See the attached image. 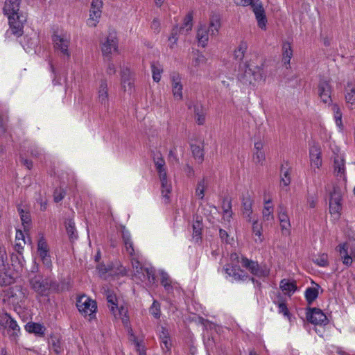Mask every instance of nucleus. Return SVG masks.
Instances as JSON below:
<instances>
[{"label": "nucleus", "instance_id": "obj_42", "mask_svg": "<svg viewBox=\"0 0 355 355\" xmlns=\"http://www.w3.org/2000/svg\"><path fill=\"white\" fill-rule=\"evenodd\" d=\"M252 232L254 235L257 236V238L255 239V241L261 243L263 241L262 225L261 223H259L257 220L252 223Z\"/></svg>", "mask_w": 355, "mask_h": 355}, {"label": "nucleus", "instance_id": "obj_52", "mask_svg": "<svg viewBox=\"0 0 355 355\" xmlns=\"http://www.w3.org/2000/svg\"><path fill=\"white\" fill-rule=\"evenodd\" d=\"M150 312L155 318H159L160 317V305L159 302L155 300L153 302L150 308Z\"/></svg>", "mask_w": 355, "mask_h": 355}, {"label": "nucleus", "instance_id": "obj_8", "mask_svg": "<svg viewBox=\"0 0 355 355\" xmlns=\"http://www.w3.org/2000/svg\"><path fill=\"white\" fill-rule=\"evenodd\" d=\"M101 48L103 55L106 57H109L117 51L118 41L114 31H110L105 38L101 40Z\"/></svg>", "mask_w": 355, "mask_h": 355}, {"label": "nucleus", "instance_id": "obj_37", "mask_svg": "<svg viewBox=\"0 0 355 355\" xmlns=\"http://www.w3.org/2000/svg\"><path fill=\"white\" fill-rule=\"evenodd\" d=\"M191 149L194 158L198 160V162H202L204 159V152L202 147L200 145L191 144Z\"/></svg>", "mask_w": 355, "mask_h": 355}, {"label": "nucleus", "instance_id": "obj_62", "mask_svg": "<svg viewBox=\"0 0 355 355\" xmlns=\"http://www.w3.org/2000/svg\"><path fill=\"white\" fill-rule=\"evenodd\" d=\"M106 71L108 75L114 74L116 73V68L114 64L112 62H109Z\"/></svg>", "mask_w": 355, "mask_h": 355}, {"label": "nucleus", "instance_id": "obj_31", "mask_svg": "<svg viewBox=\"0 0 355 355\" xmlns=\"http://www.w3.org/2000/svg\"><path fill=\"white\" fill-rule=\"evenodd\" d=\"M225 272L235 280H244L246 277L243 270L234 267L226 268Z\"/></svg>", "mask_w": 355, "mask_h": 355}, {"label": "nucleus", "instance_id": "obj_15", "mask_svg": "<svg viewBox=\"0 0 355 355\" xmlns=\"http://www.w3.org/2000/svg\"><path fill=\"white\" fill-rule=\"evenodd\" d=\"M241 265L243 267L248 269L252 274L257 277H266L269 273L267 269L259 268L257 262L249 260L247 258H242Z\"/></svg>", "mask_w": 355, "mask_h": 355}, {"label": "nucleus", "instance_id": "obj_22", "mask_svg": "<svg viewBox=\"0 0 355 355\" xmlns=\"http://www.w3.org/2000/svg\"><path fill=\"white\" fill-rule=\"evenodd\" d=\"M349 245L347 243H341L338 246V250L343 259V263L346 266L352 264L351 252H349Z\"/></svg>", "mask_w": 355, "mask_h": 355}, {"label": "nucleus", "instance_id": "obj_18", "mask_svg": "<svg viewBox=\"0 0 355 355\" xmlns=\"http://www.w3.org/2000/svg\"><path fill=\"white\" fill-rule=\"evenodd\" d=\"M307 320L312 324H322L327 322V318L322 311L317 308L311 309L306 315Z\"/></svg>", "mask_w": 355, "mask_h": 355}, {"label": "nucleus", "instance_id": "obj_50", "mask_svg": "<svg viewBox=\"0 0 355 355\" xmlns=\"http://www.w3.org/2000/svg\"><path fill=\"white\" fill-rule=\"evenodd\" d=\"M18 211H19L23 225H24V226L28 225L31 222L30 214L28 212L24 211L22 209H20V208L18 209Z\"/></svg>", "mask_w": 355, "mask_h": 355}, {"label": "nucleus", "instance_id": "obj_40", "mask_svg": "<svg viewBox=\"0 0 355 355\" xmlns=\"http://www.w3.org/2000/svg\"><path fill=\"white\" fill-rule=\"evenodd\" d=\"M106 298L107 302L109 304L110 311L112 313L114 317H116V314L115 313V309L117 307L116 305V295L113 293H111L110 291H107L106 294Z\"/></svg>", "mask_w": 355, "mask_h": 355}, {"label": "nucleus", "instance_id": "obj_14", "mask_svg": "<svg viewBox=\"0 0 355 355\" xmlns=\"http://www.w3.org/2000/svg\"><path fill=\"white\" fill-rule=\"evenodd\" d=\"M241 265L243 267L248 269L252 274L257 277H266L269 273L267 269L259 268L257 262L249 260L247 258H242Z\"/></svg>", "mask_w": 355, "mask_h": 355}, {"label": "nucleus", "instance_id": "obj_3", "mask_svg": "<svg viewBox=\"0 0 355 355\" xmlns=\"http://www.w3.org/2000/svg\"><path fill=\"white\" fill-rule=\"evenodd\" d=\"M263 72L261 66L244 64L240 67L238 78L245 85L254 84L263 79Z\"/></svg>", "mask_w": 355, "mask_h": 355}, {"label": "nucleus", "instance_id": "obj_59", "mask_svg": "<svg viewBox=\"0 0 355 355\" xmlns=\"http://www.w3.org/2000/svg\"><path fill=\"white\" fill-rule=\"evenodd\" d=\"M171 347L170 338L162 340V347L164 350L169 351Z\"/></svg>", "mask_w": 355, "mask_h": 355}, {"label": "nucleus", "instance_id": "obj_63", "mask_svg": "<svg viewBox=\"0 0 355 355\" xmlns=\"http://www.w3.org/2000/svg\"><path fill=\"white\" fill-rule=\"evenodd\" d=\"M161 329H162V331L160 332V336H159L161 340H164V339L170 338L169 333H168V330L163 327H162Z\"/></svg>", "mask_w": 355, "mask_h": 355}, {"label": "nucleus", "instance_id": "obj_11", "mask_svg": "<svg viewBox=\"0 0 355 355\" xmlns=\"http://www.w3.org/2000/svg\"><path fill=\"white\" fill-rule=\"evenodd\" d=\"M170 81L174 98L177 101H181L183 98V85L180 75L178 73L173 72L170 75Z\"/></svg>", "mask_w": 355, "mask_h": 355}, {"label": "nucleus", "instance_id": "obj_4", "mask_svg": "<svg viewBox=\"0 0 355 355\" xmlns=\"http://www.w3.org/2000/svg\"><path fill=\"white\" fill-rule=\"evenodd\" d=\"M31 288L40 296H47L51 291H56L58 284L40 275H35L29 279Z\"/></svg>", "mask_w": 355, "mask_h": 355}, {"label": "nucleus", "instance_id": "obj_48", "mask_svg": "<svg viewBox=\"0 0 355 355\" xmlns=\"http://www.w3.org/2000/svg\"><path fill=\"white\" fill-rule=\"evenodd\" d=\"M333 110L334 112V118L336 123L337 126L339 127L340 129H342L343 125L342 123V113L340 112V110L337 105H334Z\"/></svg>", "mask_w": 355, "mask_h": 355}, {"label": "nucleus", "instance_id": "obj_9", "mask_svg": "<svg viewBox=\"0 0 355 355\" xmlns=\"http://www.w3.org/2000/svg\"><path fill=\"white\" fill-rule=\"evenodd\" d=\"M342 198L341 190L338 187H334L330 196L329 211L335 218H338L340 215Z\"/></svg>", "mask_w": 355, "mask_h": 355}, {"label": "nucleus", "instance_id": "obj_29", "mask_svg": "<svg viewBox=\"0 0 355 355\" xmlns=\"http://www.w3.org/2000/svg\"><path fill=\"white\" fill-rule=\"evenodd\" d=\"M115 313L116 314V317L115 318L121 319L123 324L127 327L130 322L129 316L128 315V308L125 306H121L119 308L116 307L115 309Z\"/></svg>", "mask_w": 355, "mask_h": 355}, {"label": "nucleus", "instance_id": "obj_26", "mask_svg": "<svg viewBox=\"0 0 355 355\" xmlns=\"http://www.w3.org/2000/svg\"><path fill=\"white\" fill-rule=\"evenodd\" d=\"M25 329L28 332L34 334L38 336H44L46 330L44 326L35 322H28L25 325Z\"/></svg>", "mask_w": 355, "mask_h": 355}, {"label": "nucleus", "instance_id": "obj_2", "mask_svg": "<svg viewBox=\"0 0 355 355\" xmlns=\"http://www.w3.org/2000/svg\"><path fill=\"white\" fill-rule=\"evenodd\" d=\"M220 19L217 15L211 16L208 25L201 24L197 30L196 38L202 47L207 45L209 36L216 37L220 28Z\"/></svg>", "mask_w": 355, "mask_h": 355}, {"label": "nucleus", "instance_id": "obj_6", "mask_svg": "<svg viewBox=\"0 0 355 355\" xmlns=\"http://www.w3.org/2000/svg\"><path fill=\"white\" fill-rule=\"evenodd\" d=\"M76 306L83 315L89 316V320L93 318L97 309L96 302L86 295H82L78 298Z\"/></svg>", "mask_w": 355, "mask_h": 355}, {"label": "nucleus", "instance_id": "obj_32", "mask_svg": "<svg viewBox=\"0 0 355 355\" xmlns=\"http://www.w3.org/2000/svg\"><path fill=\"white\" fill-rule=\"evenodd\" d=\"M107 85L105 80H101L98 88V100L101 103H105L108 99Z\"/></svg>", "mask_w": 355, "mask_h": 355}, {"label": "nucleus", "instance_id": "obj_45", "mask_svg": "<svg viewBox=\"0 0 355 355\" xmlns=\"http://www.w3.org/2000/svg\"><path fill=\"white\" fill-rule=\"evenodd\" d=\"M152 73H153V78L154 81L158 83L161 79V74L163 71V69L161 66L156 63H153L151 64Z\"/></svg>", "mask_w": 355, "mask_h": 355}, {"label": "nucleus", "instance_id": "obj_10", "mask_svg": "<svg viewBox=\"0 0 355 355\" xmlns=\"http://www.w3.org/2000/svg\"><path fill=\"white\" fill-rule=\"evenodd\" d=\"M102 6V0H92L89 11V17L87 20V24L89 26L95 27L98 23L99 19L101 16Z\"/></svg>", "mask_w": 355, "mask_h": 355}, {"label": "nucleus", "instance_id": "obj_57", "mask_svg": "<svg viewBox=\"0 0 355 355\" xmlns=\"http://www.w3.org/2000/svg\"><path fill=\"white\" fill-rule=\"evenodd\" d=\"M132 268L135 269V272L138 274L143 272V270H144V268L141 265L140 262L136 259H132Z\"/></svg>", "mask_w": 355, "mask_h": 355}, {"label": "nucleus", "instance_id": "obj_41", "mask_svg": "<svg viewBox=\"0 0 355 355\" xmlns=\"http://www.w3.org/2000/svg\"><path fill=\"white\" fill-rule=\"evenodd\" d=\"M159 275L161 278V284L165 288V289L168 292H171L172 291L171 286V280L168 276V275L163 270L159 272Z\"/></svg>", "mask_w": 355, "mask_h": 355}, {"label": "nucleus", "instance_id": "obj_46", "mask_svg": "<svg viewBox=\"0 0 355 355\" xmlns=\"http://www.w3.org/2000/svg\"><path fill=\"white\" fill-rule=\"evenodd\" d=\"M206 187L207 185L204 179L198 182L196 188V195L198 198L203 199Z\"/></svg>", "mask_w": 355, "mask_h": 355}, {"label": "nucleus", "instance_id": "obj_7", "mask_svg": "<svg viewBox=\"0 0 355 355\" xmlns=\"http://www.w3.org/2000/svg\"><path fill=\"white\" fill-rule=\"evenodd\" d=\"M239 4L243 6L251 5L256 16L259 27L261 29L266 28L267 19L264 9L261 3L259 2V0H241Z\"/></svg>", "mask_w": 355, "mask_h": 355}, {"label": "nucleus", "instance_id": "obj_30", "mask_svg": "<svg viewBox=\"0 0 355 355\" xmlns=\"http://www.w3.org/2000/svg\"><path fill=\"white\" fill-rule=\"evenodd\" d=\"M279 286L285 294L289 295L293 293L297 289V286L295 282H291L285 279L280 282Z\"/></svg>", "mask_w": 355, "mask_h": 355}, {"label": "nucleus", "instance_id": "obj_17", "mask_svg": "<svg viewBox=\"0 0 355 355\" xmlns=\"http://www.w3.org/2000/svg\"><path fill=\"white\" fill-rule=\"evenodd\" d=\"M161 183V193L162 197L165 200V202L168 203L170 200V194L172 191V184L170 180L167 179V174L162 173L159 174Z\"/></svg>", "mask_w": 355, "mask_h": 355}, {"label": "nucleus", "instance_id": "obj_43", "mask_svg": "<svg viewBox=\"0 0 355 355\" xmlns=\"http://www.w3.org/2000/svg\"><path fill=\"white\" fill-rule=\"evenodd\" d=\"M222 208L224 213V218H226L227 220H230L232 216V203L231 200L228 198H225L223 202Z\"/></svg>", "mask_w": 355, "mask_h": 355}, {"label": "nucleus", "instance_id": "obj_61", "mask_svg": "<svg viewBox=\"0 0 355 355\" xmlns=\"http://www.w3.org/2000/svg\"><path fill=\"white\" fill-rule=\"evenodd\" d=\"M124 244H125V250H126L127 252L130 255H133V254H134V248H133V246H132V241H130L124 242Z\"/></svg>", "mask_w": 355, "mask_h": 355}, {"label": "nucleus", "instance_id": "obj_35", "mask_svg": "<svg viewBox=\"0 0 355 355\" xmlns=\"http://www.w3.org/2000/svg\"><path fill=\"white\" fill-rule=\"evenodd\" d=\"M154 163L159 174L166 173L164 168L165 162L160 153H157L153 157Z\"/></svg>", "mask_w": 355, "mask_h": 355}, {"label": "nucleus", "instance_id": "obj_13", "mask_svg": "<svg viewBox=\"0 0 355 355\" xmlns=\"http://www.w3.org/2000/svg\"><path fill=\"white\" fill-rule=\"evenodd\" d=\"M193 15L191 13H188L184 19V23L182 26L178 28V27L174 28L172 30L171 35L169 37L168 40L171 41L173 44L176 43L178 40L177 34L178 32L180 33H185L190 31L193 26Z\"/></svg>", "mask_w": 355, "mask_h": 355}, {"label": "nucleus", "instance_id": "obj_54", "mask_svg": "<svg viewBox=\"0 0 355 355\" xmlns=\"http://www.w3.org/2000/svg\"><path fill=\"white\" fill-rule=\"evenodd\" d=\"M49 251L48 245L43 236H42L37 243V252L40 253L42 252H47Z\"/></svg>", "mask_w": 355, "mask_h": 355}, {"label": "nucleus", "instance_id": "obj_25", "mask_svg": "<svg viewBox=\"0 0 355 355\" xmlns=\"http://www.w3.org/2000/svg\"><path fill=\"white\" fill-rule=\"evenodd\" d=\"M280 182L284 186H288L291 183V168L287 162L282 164L280 172Z\"/></svg>", "mask_w": 355, "mask_h": 355}, {"label": "nucleus", "instance_id": "obj_49", "mask_svg": "<svg viewBox=\"0 0 355 355\" xmlns=\"http://www.w3.org/2000/svg\"><path fill=\"white\" fill-rule=\"evenodd\" d=\"M141 273L144 277H146L150 284H154L155 282V277L152 268H145Z\"/></svg>", "mask_w": 355, "mask_h": 355}, {"label": "nucleus", "instance_id": "obj_19", "mask_svg": "<svg viewBox=\"0 0 355 355\" xmlns=\"http://www.w3.org/2000/svg\"><path fill=\"white\" fill-rule=\"evenodd\" d=\"M345 100L349 109L355 108V85L352 82L347 83L345 86Z\"/></svg>", "mask_w": 355, "mask_h": 355}, {"label": "nucleus", "instance_id": "obj_34", "mask_svg": "<svg viewBox=\"0 0 355 355\" xmlns=\"http://www.w3.org/2000/svg\"><path fill=\"white\" fill-rule=\"evenodd\" d=\"M193 112L197 123L202 125L205 121V115L202 107L200 105H193Z\"/></svg>", "mask_w": 355, "mask_h": 355}, {"label": "nucleus", "instance_id": "obj_1", "mask_svg": "<svg viewBox=\"0 0 355 355\" xmlns=\"http://www.w3.org/2000/svg\"><path fill=\"white\" fill-rule=\"evenodd\" d=\"M21 0H6L3 10L8 17L9 25L13 34L22 35L23 23L26 20L25 17L21 15L19 6Z\"/></svg>", "mask_w": 355, "mask_h": 355}, {"label": "nucleus", "instance_id": "obj_33", "mask_svg": "<svg viewBox=\"0 0 355 355\" xmlns=\"http://www.w3.org/2000/svg\"><path fill=\"white\" fill-rule=\"evenodd\" d=\"M317 287L308 288L305 291V297L310 304H311L318 296V284H316Z\"/></svg>", "mask_w": 355, "mask_h": 355}, {"label": "nucleus", "instance_id": "obj_39", "mask_svg": "<svg viewBox=\"0 0 355 355\" xmlns=\"http://www.w3.org/2000/svg\"><path fill=\"white\" fill-rule=\"evenodd\" d=\"M283 62L285 64H289L293 56V51L289 43H284L283 45Z\"/></svg>", "mask_w": 355, "mask_h": 355}, {"label": "nucleus", "instance_id": "obj_24", "mask_svg": "<svg viewBox=\"0 0 355 355\" xmlns=\"http://www.w3.org/2000/svg\"><path fill=\"white\" fill-rule=\"evenodd\" d=\"M252 204L253 200L250 198V195L247 194L243 196L242 201L243 214L245 217L248 218V220H251V216L252 214Z\"/></svg>", "mask_w": 355, "mask_h": 355}, {"label": "nucleus", "instance_id": "obj_20", "mask_svg": "<svg viewBox=\"0 0 355 355\" xmlns=\"http://www.w3.org/2000/svg\"><path fill=\"white\" fill-rule=\"evenodd\" d=\"M311 164L316 168H319L322 164L321 149L318 144H313L309 150Z\"/></svg>", "mask_w": 355, "mask_h": 355}, {"label": "nucleus", "instance_id": "obj_12", "mask_svg": "<svg viewBox=\"0 0 355 355\" xmlns=\"http://www.w3.org/2000/svg\"><path fill=\"white\" fill-rule=\"evenodd\" d=\"M0 326L3 327L8 331H11L12 333L10 336L15 338L18 336L20 331L17 322L8 313H3L0 315Z\"/></svg>", "mask_w": 355, "mask_h": 355}, {"label": "nucleus", "instance_id": "obj_51", "mask_svg": "<svg viewBox=\"0 0 355 355\" xmlns=\"http://www.w3.org/2000/svg\"><path fill=\"white\" fill-rule=\"evenodd\" d=\"M314 262L322 267H325L328 265V256L327 254H322L315 258Z\"/></svg>", "mask_w": 355, "mask_h": 355}, {"label": "nucleus", "instance_id": "obj_28", "mask_svg": "<svg viewBox=\"0 0 355 355\" xmlns=\"http://www.w3.org/2000/svg\"><path fill=\"white\" fill-rule=\"evenodd\" d=\"M263 219L265 221H272L274 219L273 207L271 205V200H265V205L262 211Z\"/></svg>", "mask_w": 355, "mask_h": 355}, {"label": "nucleus", "instance_id": "obj_64", "mask_svg": "<svg viewBox=\"0 0 355 355\" xmlns=\"http://www.w3.org/2000/svg\"><path fill=\"white\" fill-rule=\"evenodd\" d=\"M159 26H160L159 21L157 19H153V21L151 23V26H150L151 28L155 32H159Z\"/></svg>", "mask_w": 355, "mask_h": 355}, {"label": "nucleus", "instance_id": "obj_53", "mask_svg": "<svg viewBox=\"0 0 355 355\" xmlns=\"http://www.w3.org/2000/svg\"><path fill=\"white\" fill-rule=\"evenodd\" d=\"M38 254L46 266L49 267L51 265V259L49 251L42 252L38 253Z\"/></svg>", "mask_w": 355, "mask_h": 355}, {"label": "nucleus", "instance_id": "obj_38", "mask_svg": "<svg viewBox=\"0 0 355 355\" xmlns=\"http://www.w3.org/2000/svg\"><path fill=\"white\" fill-rule=\"evenodd\" d=\"M248 49V44L245 42L241 41L239 46L234 51V58L237 60H242L244 58L245 53Z\"/></svg>", "mask_w": 355, "mask_h": 355}, {"label": "nucleus", "instance_id": "obj_58", "mask_svg": "<svg viewBox=\"0 0 355 355\" xmlns=\"http://www.w3.org/2000/svg\"><path fill=\"white\" fill-rule=\"evenodd\" d=\"M52 349L56 354H59L62 351L60 342L58 339H52Z\"/></svg>", "mask_w": 355, "mask_h": 355}, {"label": "nucleus", "instance_id": "obj_44", "mask_svg": "<svg viewBox=\"0 0 355 355\" xmlns=\"http://www.w3.org/2000/svg\"><path fill=\"white\" fill-rule=\"evenodd\" d=\"M130 340L132 343L135 348L138 352L139 355H146V351L144 349V345L132 334H131L130 336Z\"/></svg>", "mask_w": 355, "mask_h": 355}, {"label": "nucleus", "instance_id": "obj_47", "mask_svg": "<svg viewBox=\"0 0 355 355\" xmlns=\"http://www.w3.org/2000/svg\"><path fill=\"white\" fill-rule=\"evenodd\" d=\"M202 230V223L199 220H196V221L193 224V236L196 239V241H198L200 239Z\"/></svg>", "mask_w": 355, "mask_h": 355}, {"label": "nucleus", "instance_id": "obj_27", "mask_svg": "<svg viewBox=\"0 0 355 355\" xmlns=\"http://www.w3.org/2000/svg\"><path fill=\"white\" fill-rule=\"evenodd\" d=\"M121 85L125 92L131 91L132 87V75L128 69L121 71Z\"/></svg>", "mask_w": 355, "mask_h": 355}, {"label": "nucleus", "instance_id": "obj_36", "mask_svg": "<svg viewBox=\"0 0 355 355\" xmlns=\"http://www.w3.org/2000/svg\"><path fill=\"white\" fill-rule=\"evenodd\" d=\"M66 230L70 240L73 241L78 237L77 232L75 227V223L72 220H68L65 223Z\"/></svg>", "mask_w": 355, "mask_h": 355}, {"label": "nucleus", "instance_id": "obj_56", "mask_svg": "<svg viewBox=\"0 0 355 355\" xmlns=\"http://www.w3.org/2000/svg\"><path fill=\"white\" fill-rule=\"evenodd\" d=\"M253 158L256 163L263 164L266 159L265 153L263 151L254 152Z\"/></svg>", "mask_w": 355, "mask_h": 355}, {"label": "nucleus", "instance_id": "obj_21", "mask_svg": "<svg viewBox=\"0 0 355 355\" xmlns=\"http://www.w3.org/2000/svg\"><path fill=\"white\" fill-rule=\"evenodd\" d=\"M279 209L278 218L282 230L284 234H289L291 223L286 211L282 205L279 207Z\"/></svg>", "mask_w": 355, "mask_h": 355}, {"label": "nucleus", "instance_id": "obj_55", "mask_svg": "<svg viewBox=\"0 0 355 355\" xmlns=\"http://www.w3.org/2000/svg\"><path fill=\"white\" fill-rule=\"evenodd\" d=\"M64 196L65 191L62 189H56L53 194L54 201L55 202L61 201L64 198Z\"/></svg>", "mask_w": 355, "mask_h": 355}, {"label": "nucleus", "instance_id": "obj_23", "mask_svg": "<svg viewBox=\"0 0 355 355\" xmlns=\"http://www.w3.org/2000/svg\"><path fill=\"white\" fill-rule=\"evenodd\" d=\"M27 296V290L21 286H16L12 288L11 297L13 302L19 303L23 302Z\"/></svg>", "mask_w": 355, "mask_h": 355}, {"label": "nucleus", "instance_id": "obj_60", "mask_svg": "<svg viewBox=\"0 0 355 355\" xmlns=\"http://www.w3.org/2000/svg\"><path fill=\"white\" fill-rule=\"evenodd\" d=\"M97 270H98V272L101 276H103V275H105L107 272H111V270H112V269L107 268L104 265H98L97 267Z\"/></svg>", "mask_w": 355, "mask_h": 355}, {"label": "nucleus", "instance_id": "obj_5", "mask_svg": "<svg viewBox=\"0 0 355 355\" xmlns=\"http://www.w3.org/2000/svg\"><path fill=\"white\" fill-rule=\"evenodd\" d=\"M52 40L55 51L69 59L71 56L69 50L70 44L69 35L66 33H55L53 35Z\"/></svg>", "mask_w": 355, "mask_h": 355}, {"label": "nucleus", "instance_id": "obj_16", "mask_svg": "<svg viewBox=\"0 0 355 355\" xmlns=\"http://www.w3.org/2000/svg\"><path fill=\"white\" fill-rule=\"evenodd\" d=\"M331 87L329 83L325 80H321L318 85V95L321 101L326 104L331 103Z\"/></svg>", "mask_w": 355, "mask_h": 355}]
</instances>
